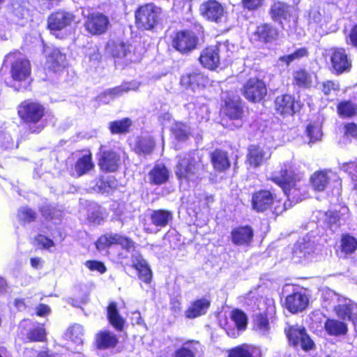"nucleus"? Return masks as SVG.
<instances>
[{
	"mask_svg": "<svg viewBox=\"0 0 357 357\" xmlns=\"http://www.w3.org/2000/svg\"><path fill=\"white\" fill-rule=\"evenodd\" d=\"M261 356L259 347L245 343L227 350V357H261Z\"/></svg>",
	"mask_w": 357,
	"mask_h": 357,
	"instance_id": "obj_29",
	"label": "nucleus"
},
{
	"mask_svg": "<svg viewBox=\"0 0 357 357\" xmlns=\"http://www.w3.org/2000/svg\"><path fill=\"white\" fill-rule=\"evenodd\" d=\"M197 344L198 341L188 340L174 351L172 357H197V349L195 345Z\"/></svg>",
	"mask_w": 357,
	"mask_h": 357,
	"instance_id": "obj_43",
	"label": "nucleus"
},
{
	"mask_svg": "<svg viewBox=\"0 0 357 357\" xmlns=\"http://www.w3.org/2000/svg\"><path fill=\"white\" fill-rule=\"evenodd\" d=\"M281 188L286 199L271 189L260 188L251 195V208L257 213H269L274 219L310 197L309 186L302 174L296 172L289 162L280 165L277 173L268 178Z\"/></svg>",
	"mask_w": 357,
	"mask_h": 357,
	"instance_id": "obj_1",
	"label": "nucleus"
},
{
	"mask_svg": "<svg viewBox=\"0 0 357 357\" xmlns=\"http://www.w3.org/2000/svg\"><path fill=\"white\" fill-rule=\"evenodd\" d=\"M220 113L222 116L221 121L225 127H230L228 121H242L244 118V108L242 100L239 98L227 96L220 106Z\"/></svg>",
	"mask_w": 357,
	"mask_h": 357,
	"instance_id": "obj_12",
	"label": "nucleus"
},
{
	"mask_svg": "<svg viewBox=\"0 0 357 357\" xmlns=\"http://www.w3.org/2000/svg\"><path fill=\"white\" fill-rule=\"evenodd\" d=\"M105 51L114 59H121L130 54V45L119 40H109L105 45Z\"/></svg>",
	"mask_w": 357,
	"mask_h": 357,
	"instance_id": "obj_28",
	"label": "nucleus"
},
{
	"mask_svg": "<svg viewBox=\"0 0 357 357\" xmlns=\"http://www.w3.org/2000/svg\"><path fill=\"white\" fill-rule=\"evenodd\" d=\"M211 163L215 172L223 173L231 167V161L227 151L217 148L209 154Z\"/></svg>",
	"mask_w": 357,
	"mask_h": 357,
	"instance_id": "obj_24",
	"label": "nucleus"
},
{
	"mask_svg": "<svg viewBox=\"0 0 357 357\" xmlns=\"http://www.w3.org/2000/svg\"><path fill=\"white\" fill-rule=\"evenodd\" d=\"M336 110L338 116L342 119H351L357 116V92L353 96V100H342L337 102Z\"/></svg>",
	"mask_w": 357,
	"mask_h": 357,
	"instance_id": "obj_30",
	"label": "nucleus"
},
{
	"mask_svg": "<svg viewBox=\"0 0 357 357\" xmlns=\"http://www.w3.org/2000/svg\"><path fill=\"white\" fill-rule=\"evenodd\" d=\"M175 165V175L180 183H189L195 176L197 162L193 154L186 153L177 156Z\"/></svg>",
	"mask_w": 357,
	"mask_h": 357,
	"instance_id": "obj_16",
	"label": "nucleus"
},
{
	"mask_svg": "<svg viewBox=\"0 0 357 357\" xmlns=\"http://www.w3.org/2000/svg\"><path fill=\"white\" fill-rule=\"evenodd\" d=\"M66 67V55L60 50L53 49L46 56L45 70L47 74L61 73Z\"/></svg>",
	"mask_w": 357,
	"mask_h": 357,
	"instance_id": "obj_23",
	"label": "nucleus"
},
{
	"mask_svg": "<svg viewBox=\"0 0 357 357\" xmlns=\"http://www.w3.org/2000/svg\"><path fill=\"white\" fill-rule=\"evenodd\" d=\"M155 142L152 136H139L137 137L134 151L139 155H150L154 150Z\"/></svg>",
	"mask_w": 357,
	"mask_h": 357,
	"instance_id": "obj_35",
	"label": "nucleus"
},
{
	"mask_svg": "<svg viewBox=\"0 0 357 357\" xmlns=\"http://www.w3.org/2000/svg\"><path fill=\"white\" fill-rule=\"evenodd\" d=\"M18 51L10 52L7 58L11 59L10 64V75L12 79L17 83H22L28 80L31 75V65L30 61L20 56Z\"/></svg>",
	"mask_w": 357,
	"mask_h": 357,
	"instance_id": "obj_11",
	"label": "nucleus"
},
{
	"mask_svg": "<svg viewBox=\"0 0 357 357\" xmlns=\"http://www.w3.org/2000/svg\"><path fill=\"white\" fill-rule=\"evenodd\" d=\"M340 248L345 255L354 253L357 250V239L348 233L342 234Z\"/></svg>",
	"mask_w": 357,
	"mask_h": 357,
	"instance_id": "obj_44",
	"label": "nucleus"
},
{
	"mask_svg": "<svg viewBox=\"0 0 357 357\" xmlns=\"http://www.w3.org/2000/svg\"><path fill=\"white\" fill-rule=\"evenodd\" d=\"M118 342L117 336L109 331H101L96 335V346L98 349L114 348Z\"/></svg>",
	"mask_w": 357,
	"mask_h": 357,
	"instance_id": "obj_39",
	"label": "nucleus"
},
{
	"mask_svg": "<svg viewBox=\"0 0 357 357\" xmlns=\"http://www.w3.org/2000/svg\"><path fill=\"white\" fill-rule=\"evenodd\" d=\"M201 66L211 71L215 70L220 66V45H208L201 52L198 58Z\"/></svg>",
	"mask_w": 357,
	"mask_h": 357,
	"instance_id": "obj_21",
	"label": "nucleus"
},
{
	"mask_svg": "<svg viewBox=\"0 0 357 357\" xmlns=\"http://www.w3.org/2000/svg\"><path fill=\"white\" fill-rule=\"evenodd\" d=\"M130 90V88L128 86L119 85L102 91L100 93L98 97L100 99L105 98L107 96L110 97L111 98H114L121 96L122 94L128 92Z\"/></svg>",
	"mask_w": 357,
	"mask_h": 357,
	"instance_id": "obj_54",
	"label": "nucleus"
},
{
	"mask_svg": "<svg viewBox=\"0 0 357 357\" xmlns=\"http://www.w3.org/2000/svg\"><path fill=\"white\" fill-rule=\"evenodd\" d=\"M132 121L129 117H124L109 123L108 129L112 135H126L130 131Z\"/></svg>",
	"mask_w": 357,
	"mask_h": 357,
	"instance_id": "obj_42",
	"label": "nucleus"
},
{
	"mask_svg": "<svg viewBox=\"0 0 357 357\" xmlns=\"http://www.w3.org/2000/svg\"><path fill=\"white\" fill-rule=\"evenodd\" d=\"M204 37L203 26L199 23H194L190 29L174 32L171 38L172 47L181 55H189L199 47Z\"/></svg>",
	"mask_w": 357,
	"mask_h": 357,
	"instance_id": "obj_4",
	"label": "nucleus"
},
{
	"mask_svg": "<svg viewBox=\"0 0 357 357\" xmlns=\"http://www.w3.org/2000/svg\"><path fill=\"white\" fill-rule=\"evenodd\" d=\"M211 306V301L204 297L194 300L185 311L187 319H193L204 315Z\"/></svg>",
	"mask_w": 357,
	"mask_h": 357,
	"instance_id": "obj_26",
	"label": "nucleus"
},
{
	"mask_svg": "<svg viewBox=\"0 0 357 357\" xmlns=\"http://www.w3.org/2000/svg\"><path fill=\"white\" fill-rule=\"evenodd\" d=\"M250 304L255 305L252 311L259 310V312L252 317V328L263 335H266L271 330V320L274 318L276 314V307L274 301L272 298L262 296H251L248 294L245 296Z\"/></svg>",
	"mask_w": 357,
	"mask_h": 357,
	"instance_id": "obj_2",
	"label": "nucleus"
},
{
	"mask_svg": "<svg viewBox=\"0 0 357 357\" xmlns=\"http://www.w3.org/2000/svg\"><path fill=\"white\" fill-rule=\"evenodd\" d=\"M346 43L354 49H357V23L354 24L347 35Z\"/></svg>",
	"mask_w": 357,
	"mask_h": 357,
	"instance_id": "obj_58",
	"label": "nucleus"
},
{
	"mask_svg": "<svg viewBox=\"0 0 357 357\" xmlns=\"http://www.w3.org/2000/svg\"><path fill=\"white\" fill-rule=\"evenodd\" d=\"M292 84L299 89H310L313 84L312 74L305 68H299L292 74Z\"/></svg>",
	"mask_w": 357,
	"mask_h": 357,
	"instance_id": "obj_33",
	"label": "nucleus"
},
{
	"mask_svg": "<svg viewBox=\"0 0 357 357\" xmlns=\"http://www.w3.org/2000/svg\"><path fill=\"white\" fill-rule=\"evenodd\" d=\"M254 236V229L249 225L234 227L230 233L231 241L236 246L250 247L253 242Z\"/></svg>",
	"mask_w": 357,
	"mask_h": 357,
	"instance_id": "obj_22",
	"label": "nucleus"
},
{
	"mask_svg": "<svg viewBox=\"0 0 357 357\" xmlns=\"http://www.w3.org/2000/svg\"><path fill=\"white\" fill-rule=\"evenodd\" d=\"M330 70L339 76L351 71L353 63L347 50L343 47H333L329 50Z\"/></svg>",
	"mask_w": 357,
	"mask_h": 357,
	"instance_id": "obj_13",
	"label": "nucleus"
},
{
	"mask_svg": "<svg viewBox=\"0 0 357 357\" xmlns=\"http://www.w3.org/2000/svg\"><path fill=\"white\" fill-rule=\"evenodd\" d=\"M34 241L40 249L43 250H50L55 246L52 239L41 234H38L34 236Z\"/></svg>",
	"mask_w": 357,
	"mask_h": 357,
	"instance_id": "obj_55",
	"label": "nucleus"
},
{
	"mask_svg": "<svg viewBox=\"0 0 357 357\" xmlns=\"http://www.w3.org/2000/svg\"><path fill=\"white\" fill-rule=\"evenodd\" d=\"M326 169L314 171L309 178L310 183L314 192H321L326 190L330 183L328 173Z\"/></svg>",
	"mask_w": 357,
	"mask_h": 357,
	"instance_id": "obj_27",
	"label": "nucleus"
},
{
	"mask_svg": "<svg viewBox=\"0 0 357 357\" xmlns=\"http://www.w3.org/2000/svg\"><path fill=\"white\" fill-rule=\"evenodd\" d=\"M341 168L345 172H348L349 174L352 173V171L354 170L357 172V161L350 160L349 162H343L341 165Z\"/></svg>",
	"mask_w": 357,
	"mask_h": 357,
	"instance_id": "obj_62",
	"label": "nucleus"
},
{
	"mask_svg": "<svg viewBox=\"0 0 357 357\" xmlns=\"http://www.w3.org/2000/svg\"><path fill=\"white\" fill-rule=\"evenodd\" d=\"M264 148L259 144H252L248 147L245 162L252 168H257L268 159Z\"/></svg>",
	"mask_w": 357,
	"mask_h": 357,
	"instance_id": "obj_25",
	"label": "nucleus"
},
{
	"mask_svg": "<svg viewBox=\"0 0 357 357\" xmlns=\"http://www.w3.org/2000/svg\"><path fill=\"white\" fill-rule=\"evenodd\" d=\"M289 8V4L278 1L271 5L268 13L273 21L282 24V20H286L290 16Z\"/></svg>",
	"mask_w": 357,
	"mask_h": 357,
	"instance_id": "obj_34",
	"label": "nucleus"
},
{
	"mask_svg": "<svg viewBox=\"0 0 357 357\" xmlns=\"http://www.w3.org/2000/svg\"><path fill=\"white\" fill-rule=\"evenodd\" d=\"M103 145L99 147L98 165L103 173H114L119 171L121 160V155L113 149H105Z\"/></svg>",
	"mask_w": 357,
	"mask_h": 357,
	"instance_id": "obj_18",
	"label": "nucleus"
},
{
	"mask_svg": "<svg viewBox=\"0 0 357 357\" xmlns=\"http://www.w3.org/2000/svg\"><path fill=\"white\" fill-rule=\"evenodd\" d=\"M175 139L183 142L189 139L191 135L190 128L183 122H177L172 130Z\"/></svg>",
	"mask_w": 357,
	"mask_h": 357,
	"instance_id": "obj_48",
	"label": "nucleus"
},
{
	"mask_svg": "<svg viewBox=\"0 0 357 357\" xmlns=\"http://www.w3.org/2000/svg\"><path fill=\"white\" fill-rule=\"evenodd\" d=\"M84 19L85 31L93 36L105 34L111 26L109 16L102 12L91 11Z\"/></svg>",
	"mask_w": 357,
	"mask_h": 357,
	"instance_id": "obj_14",
	"label": "nucleus"
},
{
	"mask_svg": "<svg viewBox=\"0 0 357 357\" xmlns=\"http://www.w3.org/2000/svg\"><path fill=\"white\" fill-rule=\"evenodd\" d=\"M305 134L309 138V144L320 141L323 135L321 126L314 122H311L307 125Z\"/></svg>",
	"mask_w": 357,
	"mask_h": 357,
	"instance_id": "obj_46",
	"label": "nucleus"
},
{
	"mask_svg": "<svg viewBox=\"0 0 357 357\" xmlns=\"http://www.w3.org/2000/svg\"><path fill=\"white\" fill-rule=\"evenodd\" d=\"M17 217L23 223H31L36 220L37 214L29 207H21L17 211Z\"/></svg>",
	"mask_w": 357,
	"mask_h": 357,
	"instance_id": "obj_53",
	"label": "nucleus"
},
{
	"mask_svg": "<svg viewBox=\"0 0 357 357\" xmlns=\"http://www.w3.org/2000/svg\"><path fill=\"white\" fill-rule=\"evenodd\" d=\"M98 188L102 192H109V190H116L117 188V181L114 178L100 180Z\"/></svg>",
	"mask_w": 357,
	"mask_h": 357,
	"instance_id": "obj_60",
	"label": "nucleus"
},
{
	"mask_svg": "<svg viewBox=\"0 0 357 357\" xmlns=\"http://www.w3.org/2000/svg\"><path fill=\"white\" fill-rule=\"evenodd\" d=\"M26 338L28 341L31 342H46V330L43 326L32 328L28 331Z\"/></svg>",
	"mask_w": 357,
	"mask_h": 357,
	"instance_id": "obj_50",
	"label": "nucleus"
},
{
	"mask_svg": "<svg viewBox=\"0 0 357 357\" xmlns=\"http://www.w3.org/2000/svg\"><path fill=\"white\" fill-rule=\"evenodd\" d=\"M333 310L336 315L342 320H349L354 324L356 311L357 304L352 302L340 303L335 305Z\"/></svg>",
	"mask_w": 357,
	"mask_h": 357,
	"instance_id": "obj_36",
	"label": "nucleus"
},
{
	"mask_svg": "<svg viewBox=\"0 0 357 357\" xmlns=\"http://www.w3.org/2000/svg\"><path fill=\"white\" fill-rule=\"evenodd\" d=\"M162 20V8L153 2L139 5L135 10V24L142 31H152Z\"/></svg>",
	"mask_w": 357,
	"mask_h": 357,
	"instance_id": "obj_5",
	"label": "nucleus"
},
{
	"mask_svg": "<svg viewBox=\"0 0 357 357\" xmlns=\"http://www.w3.org/2000/svg\"><path fill=\"white\" fill-rule=\"evenodd\" d=\"M310 55L309 50L306 47H302L296 49L293 52L281 56L279 60L289 66L295 61H299L303 58H307Z\"/></svg>",
	"mask_w": 357,
	"mask_h": 357,
	"instance_id": "obj_45",
	"label": "nucleus"
},
{
	"mask_svg": "<svg viewBox=\"0 0 357 357\" xmlns=\"http://www.w3.org/2000/svg\"><path fill=\"white\" fill-rule=\"evenodd\" d=\"M284 332L290 346L300 347L304 351H310L315 349L314 340L303 326L298 324L289 325L284 328Z\"/></svg>",
	"mask_w": 357,
	"mask_h": 357,
	"instance_id": "obj_9",
	"label": "nucleus"
},
{
	"mask_svg": "<svg viewBox=\"0 0 357 357\" xmlns=\"http://www.w3.org/2000/svg\"><path fill=\"white\" fill-rule=\"evenodd\" d=\"M10 13L16 20H22L24 18L26 8L20 0L12 1L8 5Z\"/></svg>",
	"mask_w": 357,
	"mask_h": 357,
	"instance_id": "obj_52",
	"label": "nucleus"
},
{
	"mask_svg": "<svg viewBox=\"0 0 357 357\" xmlns=\"http://www.w3.org/2000/svg\"><path fill=\"white\" fill-rule=\"evenodd\" d=\"M114 245H120L127 252L135 250V243L128 236L119 233H105L100 236L95 242L96 248L102 251Z\"/></svg>",
	"mask_w": 357,
	"mask_h": 357,
	"instance_id": "obj_15",
	"label": "nucleus"
},
{
	"mask_svg": "<svg viewBox=\"0 0 357 357\" xmlns=\"http://www.w3.org/2000/svg\"><path fill=\"white\" fill-rule=\"evenodd\" d=\"M35 310H36V314L38 317H46L48 314H50L51 312L50 307L47 305L44 304V303H40L39 305H38L36 307Z\"/></svg>",
	"mask_w": 357,
	"mask_h": 357,
	"instance_id": "obj_61",
	"label": "nucleus"
},
{
	"mask_svg": "<svg viewBox=\"0 0 357 357\" xmlns=\"http://www.w3.org/2000/svg\"><path fill=\"white\" fill-rule=\"evenodd\" d=\"M264 0H241V4L244 9L249 11H255L261 8Z\"/></svg>",
	"mask_w": 357,
	"mask_h": 357,
	"instance_id": "obj_59",
	"label": "nucleus"
},
{
	"mask_svg": "<svg viewBox=\"0 0 357 357\" xmlns=\"http://www.w3.org/2000/svg\"><path fill=\"white\" fill-rule=\"evenodd\" d=\"M344 137L349 140L357 141V123L348 122L344 124Z\"/></svg>",
	"mask_w": 357,
	"mask_h": 357,
	"instance_id": "obj_56",
	"label": "nucleus"
},
{
	"mask_svg": "<svg viewBox=\"0 0 357 357\" xmlns=\"http://www.w3.org/2000/svg\"><path fill=\"white\" fill-rule=\"evenodd\" d=\"M283 306L291 314L302 312L309 306L308 296L301 291H293L285 296Z\"/></svg>",
	"mask_w": 357,
	"mask_h": 357,
	"instance_id": "obj_20",
	"label": "nucleus"
},
{
	"mask_svg": "<svg viewBox=\"0 0 357 357\" xmlns=\"http://www.w3.org/2000/svg\"><path fill=\"white\" fill-rule=\"evenodd\" d=\"M107 318L109 324L118 331L124 328L125 319L120 315L117 303L114 301L109 303L107 307Z\"/></svg>",
	"mask_w": 357,
	"mask_h": 357,
	"instance_id": "obj_38",
	"label": "nucleus"
},
{
	"mask_svg": "<svg viewBox=\"0 0 357 357\" xmlns=\"http://www.w3.org/2000/svg\"><path fill=\"white\" fill-rule=\"evenodd\" d=\"M75 21V15L64 9L52 12L46 20V29L56 38L63 40L66 38V32Z\"/></svg>",
	"mask_w": 357,
	"mask_h": 357,
	"instance_id": "obj_6",
	"label": "nucleus"
},
{
	"mask_svg": "<svg viewBox=\"0 0 357 357\" xmlns=\"http://www.w3.org/2000/svg\"><path fill=\"white\" fill-rule=\"evenodd\" d=\"M86 266L91 271H96L101 274L107 271V268L102 261L97 260H88L85 263Z\"/></svg>",
	"mask_w": 357,
	"mask_h": 357,
	"instance_id": "obj_57",
	"label": "nucleus"
},
{
	"mask_svg": "<svg viewBox=\"0 0 357 357\" xmlns=\"http://www.w3.org/2000/svg\"><path fill=\"white\" fill-rule=\"evenodd\" d=\"M241 92L245 99L251 103H260L266 100L268 87L265 81L259 76L247 79L243 84Z\"/></svg>",
	"mask_w": 357,
	"mask_h": 357,
	"instance_id": "obj_8",
	"label": "nucleus"
},
{
	"mask_svg": "<svg viewBox=\"0 0 357 357\" xmlns=\"http://www.w3.org/2000/svg\"><path fill=\"white\" fill-rule=\"evenodd\" d=\"M179 86L185 91L199 93L212 86L208 75L199 68L183 73L179 77Z\"/></svg>",
	"mask_w": 357,
	"mask_h": 357,
	"instance_id": "obj_7",
	"label": "nucleus"
},
{
	"mask_svg": "<svg viewBox=\"0 0 357 357\" xmlns=\"http://www.w3.org/2000/svg\"><path fill=\"white\" fill-rule=\"evenodd\" d=\"M17 116L29 134H38L45 128L43 123L46 115L45 106L30 99L22 101L17 107Z\"/></svg>",
	"mask_w": 357,
	"mask_h": 357,
	"instance_id": "obj_3",
	"label": "nucleus"
},
{
	"mask_svg": "<svg viewBox=\"0 0 357 357\" xmlns=\"http://www.w3.org/2000/svg\"><path fill=\"white\" fill-rule=\"evenodd\" d=\"M231 319L234 322L238 331H244L248 326V317L245 312L240 309L235 308L231 312Z\"/></svg>",
	"mask_w": 357,
	"mask_h": 357,
	"instance_id": "obj_49",
	"label": "nucleus"
},
{
	"mask_svg": "<svg viewBox=\"0 0 357 357\" xmlns=\"http://www.w3.org/2000/svg\"><path fill=\"white\" fill-rule=\"evenodd\" d=\"M39 212L47 222L54 220H61V211L50 205L42 206L39 208Z\"/></svg>",
	"mask_w": 357,
	"mask_h": 357,
	"instance_id": "obj_51",
	"label": "nucleus"
},
{
	"mask_svg": "<svg viewBox=\"0 0 357 357\" xmlns=\"http://www.w3.org/2000/svg\"><path fill=\"white\" fill-rule=\"evenodd\" d=\"M94 163L93 162L92 153L88 151L86 154L79 157L74 165V170L77 177H80L86 174L94 169Z\"/></svg>",
	"mask_w": 357,
	"mask_h": 357,
	"instance_id": "obj_37",
	"label": "nucleus"
},
{
	"mask_svg": "<svg viewBox=\"0 0 357 357\" xmlns=\"http://www.w3.org/2000/svg\"><path fill=\"white\" fill-rule=\"evenodd\" d=\"M199 13L206 21L220 23L226 17V11L221 3L217 0H207L199 6Z\"/></svg>",
	"mask_w": 357,
	"mask_h": 357,
	"instance_id": "obj_19",
	"label": "nucleus"
},
{
	"mask_svg": "<svg viewBox=\"0 0 357 357\" xmlns=\"http://www.w3.org/2000/svg\"><path fill=\"white\" fill-rule=\"evenodd\" d=\"M341 89L340 84L338 81L334 79H326L320 84L321 93L326 97L333 94H337Z\"/></svg>",
	"mask_w": 357,
	"mask_h": 357,
	"instance_id": "obj_47",
	"label": "nucleus"
},
{
	"mask_svg": "<svg viewBox=\"0 0 357 357\" xmlns=\"http://www.w3.org/2000/svg\"><path fill=\"white\" fill-rule=\"evenodd\" d=\"M149 183L161 185L166 183L169 178V171L165 164H155L149 171Z\"/></svg>",
	"mask_w": 357,
	"mask_h": 357,
	"instance_id": "obj_32",
	"label": "nucleus"
},
{
	"mask_svg": "<svg viewBox=\"0 0 357 357\" xmlns=\"http://www.w3.org/2000/svg\"><path fill=\"white\" fill-rule=\"evenodd\" d=\"M276 114L282 117L293 116L301 108V104L294 94L285 93L278 95L273 101Z\"/></svg>",
	"mask_w": 357,
	"mask_h": 357,
	"instance_id": "obj_17",
	"label": "nucleus"
},
{
	"mask_svg": "<svg viewBox=\"0 0 357 357\" xmlns=\"http://www.w3.org/2000/svg\"><path fill=\"white\" fill-rule=\"evenodd\" d=\"M324 329L331 336L339 337L348 333V326L344 321L335 319H327L324 323Z\"/></svg>",
	"mask_w": 357,
	"mask_h": 357,
	"instance_id": "obj_41",
	"label": "nucleus"
},
{
	"mask_svg": "<svg viewBox=\"0 0 357 357\" xmlns=\"http://www.w3.org/2000/svg\"><path fill=\"white\" fill-rule=\"evenodd\" d=\"M340 221V216L337 213H331L327 218V225L332 227L333 225L339 227Z\"/></svg>",
	"mask_w": 357,
	"mask_h": 357,
	"instance_id": "obj_63",
	"label": "nucleus"
},
{
	"mask_svg": "<svg viewBox=\"0 0 357 357\" xmlns=\"http://www.w3.org/2000/svg\"><path fill=\"white\" fill-rule=\"evenodd\" d=\"M150 219L156 227L165 228L172 221L173 213L167 209H156L150 214Z\"/></svg>",
	"mask_w": 357,
	"mask_h": 357,
	"instance_id": "obj_40",
	"label": "nucleus"
},
{
	"mask_svg": "<svg viewBox=\"0 0 357 357\" xmlns=\"http://www.w3.org/2000/svg\"><path fill=\"white\" fill-rule=\"evenodd\" d=\"M15 307L19 310H24L26 309V305L24 298H17L14 301Z\"/></svg>",
	"mask_w": 357,
	"mask_h": 357,
	"instance_id": "obj_64",
	"label": "nucleus"
},
{
	"mask_svg": "<svg viewBox=\"0 0 357 357\" xmlns=\"http://www.w3.org/2000/svg\"><path fill=\"white\" fill-rule=\"evenodd\" d=\"M282 31L271 22L258 24L251 34L250 41L254 44L266 46L275 44L280 38Z\"/></svg>",
	"mask_w": 357,
	"mask_h": 357,
	"instance_id": "obj_10",
	"label": "nucleus"
},
{
	"mask_svg": "<svg viewBox=\"0 0 357 357\" xmlns=\"http://www.w3.org/2000/svg\"><path fill=\"white\" fill-rule=\"evenodd\" d=\"M131 267L137 271V277L146 284H150L153 280V272L147 261L139 256L131 264Z\"/></svg>",
	"mask_w": 357,
	"mask_h": 357,
	"instance_id": "obj_31",
	"label": "nucleus"
}]
</instances>
